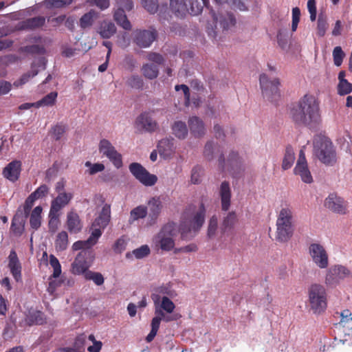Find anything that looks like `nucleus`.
Returning <instances> with one entry per match:
<instances>
[{"label": "nucleus", "mask_w": 352, "mask_h": 352, "mask_svg": "<svg viewBox=\"0 0 352 352\" xmlns=\"http://www.w3.org/2000/svg\"><path fill=\"white\" fill-rule=\"evenodd\" d=\"M85 166L89 167V174L91 175L98 172H101L104 169V164L100 163L92 164L90 162H86Z\"/></svg>", "instance_id": "69168bd1"}, {"label": "nucleus", "mask_w": 352, "mask_h": 352, "mask_svg": "<svg viewBox=\"0 0 352 352\" xmlns=\"http://www.w3.org/2000/svg\"><path fill=\"white\" fill-rule=\"evenodd\" d=\"M146 58L148 60L155 63L157 65H162L164 61V57L156 52H149L147 54Z\"/></svg>", "instance_id": "774afa93"}, {"label": "nucleus", "mask_w": 352, "mask_h": 352, "mask_svg": "<svg viewBox=\"0 0 352 352\" xmlns=\"http://www.w3.org/2000/svg\"><path fill=\"white\" fill-rule=\"evenodd\" d=\"M294 173L296 175H299L302 181L307 184H311L313 182V177L308 168L305 152L300 150L299 152L298 159L294 169Z\"/></svg>", "instance_id": "f3484780"}, {"label": "nucleus", "mask_w": 352, "mask_h": 352, "mask_svg": "<svg viewBox=\"0 0 352 352\" xmlns=\"http://www.w3.org/2000/svg\"><path fill=\"white\" fill-rule=\"evenodd\" d=\"M49 192V188L46 184L41 185L38 188H36L31 195L36 198V199H38L45 197Z\"/></svg>", "instance_id": "e2e57ef3"}, {"label": "nucleus", "mask_w": 352, "mask_h": 352, "mask_svg": "<svg viewBox=\"0 0 352 352\" xmlns=\"http://www.w3.org/2000/svg\"><path fill=\"white\" fill-rule=\"evenodd\" d=\"M295 160V154L294 149L291 145H288L285 148V152L282 162V168L283 170L289 169L294 164Z\"/></svg>", "instance_id": "e433bc0d"}, {"label": "nucleus", "mask_w": 352, "mask_h": 352, "mask_svg": "<svg viewBox=\"0 0 352 352\" xmlns=\"http://www.w3.org/2000/svg\"><path fill=\"white\" fill-rule=\"evenodd\" d=\"M150 248L147 245H143L139 248H137L133 251V254L136 258H142L147 256L150 254Z\"/></svg>", "instance_id": "680f3d73"}, {"label": "nucleus", "mask_w": 352, "mask_h": 352, "mask_svg": "<svg viewBox=\"0 0 352 352\" xmlns=\"http://www.w3.org/2000/svg\"><path fill=\"white\" fill-rule=\"evenodd\" d=\"M73 198V194L71 192H60L57 197L52 201L49 217L50 218V224L51 225L58 217V212L66 206Z\"/></svg>", "instance_id": "4468645a"}, {"label": "nucleus", "mask_w": 352, "mask_h": 352, "mask_svg": "<svg viewBox=\"0 0 352 352\" xmlns=\"http://www.w3.org/2000/svg\"><path fill=\"white\" fill-rule=\"evenodd\" d=\"M21 163L20 161L14 160L10 162L3 170V175L12 182L18 180L21 170Z\"/></svg>", "instance_id": "393cba45"}, {"label": "nucleus", "mask_w": 352, "mask_h": 352, "mask_svg": "<svg viewBox=\"0 0 352 352\" xmlns=\"http://www.w3.org/2000/svg\"><path fill=\"white\" fill-rule=\"evenodd\" d=\"M173 134L179 139L184 140L188 135V128L184 122L176 121L172 126Z\"/></svg>", "instance_id": "a19ab883"}, {"label": "nucleus", "mask_w": 352, "mask_h": 352, "mask_svg": "<svg viewBox=\"0 0 352 352\" xmlns=\"http://www.w3.org/2000/svg\"><path fill=\"white\" fill-rule=\"evenodd\" d=\"M344 57V53L342 50V47L337 46L333 49V58L334 64L336 66H340L342 63L343 58Z\"/></svg>", "instance_id": "13d9d810"}, {"label": "nucleus", "mask_w": 352, "mask_h": 352, "mask_svg": "<svg viewBox=\"0 0 352 352\" xmlns=\"http://www.w3.org/2000/svg\"><path fill=\"white\" fill-rule=\"evenodd\" d=\"M98 17V13L94 10H91L80 17L79 21L80 27L83 30L91 27Z\"/></svg>", "instance_id": "f704fd0d"}, {"label": "nucleus", "mask_w": 352, "mask_h": 352, "mask_svg": "<svg viewBox=\"0 0 352 352\" xmlns=\"http://www.w3.org/2000/svg\"><path fill=\"white\" fill-rule=\"evenodd\" d=\"M28 217L23 214L21 207L14 214L10 226V230L16 236L22 235L25 230V225Z\"/></svg>", "instance_id": "aec40b11"}, {"label": "nucleus", "mask_w": 352, "mask_h": 352, "mask_svg": "<svg viewBox=\"0 0 352 352\" xmlns=\"http://www.w3.org/2000/svg\"><path fill=\"white\" fill-rule=\"evenodd\" d=\"M324 206L334 213L345 214L348 212V203L337 193H330L325 199Z\"/></svg>", "instance_id": "dca6fc26"}, {"label": "nucleus", "mask_w": 352, "mask_h": 352, "mask_svg": "<svg viewBox=\"0 0 352 352\" xmlns=\"http://www.w3.org/2000/svg\"><path fill=\"white\" fill-rule=\"evenodd\" d=\"M131 174L141 184L146 186H154L157 182V177L151 174L144 166L138 162H133L129 166Z\"/></svg>", "instance_id": "f8f14e48"}, {"label": "nucleus", "mask_w": 352, "mask_h": 352, "mask_svg": "<svg viewBox=\"0 0 352 352\" xmlns=\"http://www.w3.org/2000/svg\"><path fill=\"white\" fill-rule=\"evenodd\" d=\"M142 6L151 14H155L158 9L157 0H141Z\"/></svg>", "instance_id": "8fccbe9b"}, {"label": "nucleus", "mask_w": 352, "mask_h": 352, "mask_svg": "<svg viewBox=\"0 0 352 352\" xmlns=\"http://www.w3.org/2000/svg\"><path fill=\"white\" fill-rule=\"evenodd\" d=\"M289 115L296 125L314 126L322 120L320 100L314 95L306 94L292 105Z\"/></svg>", "instance_id": "f257e3e1"}, {"label": "nucleus", "mask_w": 352, "mask_h": 352, "mask_svg": "<svg viewBox=\"0 0 352 352\" xmlns=\"http://www.w3.org/2000/svg\"><path fill=\"white\" fill-rule=\"evenodd\" d=\"M36 67H42L44 69L45 68V58H41L37 62L33 63L31 66V71L24 74L18 80L14 81V86L16 87L21 86L28 82L31 78L36 76L38 71L35 69Z\"/></svg>", "instance_id": "5701e85b"}, {"label": "nucleus", "mask_w": 352, "mask_h": 352, "mask_svg": "<svg viewBox=\"0 0 352 352\" xmlns=\"http://www.w3.org/2000/svg\"><path fill=\"white\" fill-rule=\"evenodd\" d=\"M161 321L162 320H160V318L158 317H154L152 319L151 323V330L146 338L147 342H151L155 338L160 328Z\"/></svg>", "instance_id": "49530a36"}, {"label": "nucleus", "mask_w": 352, "mask_h": 352, "mask_svg": "<svg viewBox=\"0 0 352 352\" xmlns=\"http://www.w3.org/2000/svg\"><path fill=\"white\" fill-rule=\"evenodd\" d=\"M188 126L191 134L195 138H201L206 134V127L203 120L197 116L189 118Z\"/></svg>", "instance_id": "b1692460"}, {"label": "nucleus", "mask_w": 352, "mask_h": 352, "mask_svg": "<svg viewBox=\"0 0 352 352\" xmlns=\"http://www.w3.org/2000/svg\"><path fill=\"white\" fill-rule=\"evenodd\" d=\"M276 226V240L280 243L289 241L295 230L294 213L291 208H281L277 216Z\"/></svg>", "instance_id": "f03ea898"}, {"label": "nucleus", "mask_w": 352, "mask_h": 352, "mask_svg": "<svg viewBox=\"0 0 352 352\" xmlns=\"http://www.w3.org/2000/svg\"><path fill=\"white\" fill-rule=\"evenodd\" d=\"M352 91V84L348 80H342L339 82L338 85V93L341 95H346Z\"/></svg>", "instance_id": "6e6d98bb"}, {"label": "nucleus", "mask_w": 352, "mask_h": 352, "mask_svg": "<svg viewBox=\"0 0 352 352\" xmlns=\"http://www.w3.org/2000/svg\"><path fill=\"white\" fill-rule=\"evenodd\" d=\"M86 280H92L97 286H101L104 283V278L100 272L88 271L84 276Z\"/></svg>", "instance_id": "37998d69"}, {"label": "nucleus", "mask_w": 352, "mask_h": 352, "mask_svg": "<svg viewBox=\"0 0 352 352\" xmlns=\"http://www.w3.org/2000/svg\"><path fill=\"white\" fill-rule=\"evenodd\" d=\"M231 188L230 183L227 181L223 182L219 187V197L221 198V210L228 211L231 204Z\"/></svg>", "instance_id": "4be33fe9"}, {"label": "nucleus", "mask_w": 352, "mask_h": 352, "mask_svg": "<svg viewBox=\"0 0 352 352\" xmlns=\"http://www.w3.org/2000/svg\"><path fill=\"white\" fill-rule=\"evenodd\" d=\"M133 41L140 48H146L151 45L157 37L155 29L135 30L132 34Z\"/></svg>", "instance_id": "ddd939ff"}, {"label": "nucleus", "mask_w": 352, "mask_h": 352, "mask_svg": "<svg viewBox=\"0 0 352 352\" xmlns=\"http://www.w3.org/2000/svg\"><path fill=\"white\" fill-rule=\"evenodd\" d=\"M92 232L89 237L85 241H78L72 245V250L74 251L80 250L82 248H91L96 244L98 239L102 235V228L93 227L91 226Z\"/></svg>", "instance_id": "a211bd4d"}, {"label": "nucleus", "mask_w": 352, "mask_h": 352, "mask_svg": "<svg viewBox=\"0 0 352 352\" xmlns=\"http://www.w3.org/2000/svg\"><path fill=\"white\" fill-rule=\"evenodd\" d=\"M259 81L263 98L272 102H276L280 98L279 79L276 78L270 80L265 74H262Z\"/></svg>", "instance_id": "6e6552de"}, {"label": "nucleus", "mask_w": 352, "mask_h": 352, "mask_svg": "<svg viewBox=\"0 0 352 352\" xmlns=\"http://www.w3.org/2000/svg\"><path fill=\"white\" fill-rule=\"evenodd\" d=\"M314 150L318 159L323 164L333 166L336 163L337 156L332 142L328 138L319 136L314 140Z\"/></svg>", "instance_id": "7ed1b4c3"}, {"label": "nucleus", "mask_w": 352, "mask_h": 352, "mask_svg": "<svg viewBox=\"0 0 352 352\" xmlns=\"http://www.w3.org/2000/svg\"><path fill=\"white\" fill-rule=\"evenodd\" d=\"M161 309L168 314H171L175 308V305L173 302L167 296H163L160 305Z\"/></svg>", "instance_id": "4d7b16f0"}, {"label": "nucleus", "mask_w": 352, "mask_h": 352, "mask_svg": "<svg viewBox=\"0 0 352 352\" xmlns=\"http://www.w3.org/2000/svg\"><path fill=\"white\" fill-rule=\"evenodd\" d=\"M220 23L224 30H228L235 25L236 19L232 14L228 13L226 16L221 19Z\"/></svg>", "instance_id": "5fc2aeb1"}, {"label": "nucleus", "mask_w": 352, "mask_h": 352, "mask_svg": "<svg viewBox=\"0 0 352 352\" xmlns=\"http://www.w3.org/2000/svg\"><path fill=\"white\" fill-rule=\"evenodd\" d=\"M218 228V219L217 216L213 215L209 220L208 226V236L212 238L215 236Z\"/></svg>", "instance_id": "864d4df0"}, {"label": "nucleus", "mask_w": 352, "mask_h": 352, "mask_svg": "<svg viewBox=\"0 0 352 352\" xmlns=\"http://www.w3.org/2000/svg\"><path fill=\"white\" fill-rule=\"evenodd\" d=\"M351 275L350 270L341 265H336L331 267L325 276L324 283L329 287H334L338 285L341 280Z\"/></svg>", "instance_id": "1a4fd4ad"}, {"label": "nucleus", "mask_w": 352, "mask_h": 352, "mask_svg": "<svg viewBox=\"0 0 352 352\" xmlns=\"http://www.w3.org/2000/svg\"><path fill=\"white\" fill-rule=\"evenodd\" d=\"M111 206L109 204H104L100 211L99 216L92 223L93 227H100L104 229L110 221Z\"/></svg>", "instance_id": "c756f323"}, {"label": "nucleus", "mask_w": 352, "mask_h": 352, "mask_svg": "<svg viewBox=\"0 0 352 352\" xmlns=\"http://www.w3.org/2000/svg\"><path fill=\"white\" fill-rule=\"evenodd\" d=\"M8 267L10 272L16 282L21 280V265L17 254L14 250H12L8 256Z\"/></svg>", "instance_id": "a878e982"}, {"label": "nucleus", "mask_w": 352, "mask_h": 352, "mask_svg": "<svg viewBox=\"0 0 352 352\" xmlns=\"http://www.w3.org/2000/svg\"><path fill=\"white\" fill-rule=\"evenodd\" d=\"M43 208L41 206L35 207L30 214V224L32 229L36 230L41 225V213Z\"/></svg>", "instance_id": "4c0bfd02"}, {"label": "nucleus", "mask_w": 352, "mask_h": 352, "mask_svg": "<svg viewBox=\"0 0 352 352\" xmlns=\"http://www.w3.org/2000/svg\"><path fill=\"white\" fill-rule=\"evenodd\" d=\"M157 150L161 156L169 157L174 151L173 139L164 138L159 141Z\"/></svg>", "instance_id": "7c9ffc66"}, {"label": "nucleus", "mask_w": 352, "mask_h": 352, "mask_svg": "<svg viewBox=\"0 0 352 352\" xmlns=\"http://www.w3.org/2000/svg\"><path fill=\"white\" fill-rule=\"evenodd\" d=\"M186 7H188V12L191 15H197L201 10L202 7L200 6L197 0H185Z\"/></svg>", "instance_id": "de8ad7c7"}, {"label": "nucleus", "mask_w": 352, "mask_h": 352, "mask_svg": "<svg viewBox=\"0 0 352 352\" xmlns=\"http://www.w3.org/2000/svg\"><path fill=\"white\" fill-rule=\"evenodd\" d=\"M66 131V126L57 124L52 129V135L55 140H60Z\"/></svg>", "instance_id": "603ef678"}, {"label": "nucleus", "mask_w": 352, "mask_h": 352, "mask_svg": "<svg viewBox=\"0 0 352 352\" xmlns=\"http://www.w3.org/2000/svg\"><path fill=\"white\" fill-rule=\"evenodd\" d=\"M72 263V273L74 275H83L89 271L95 259V253L91 248H82Z\"/></svg>", "instance_id": "423d86ee"}, {"label": "nucleus", "mask_w": 352, "mask_h": 352, "mask_svg": "<svg viewBox=\"0 0 352 352\" xmlns=\"http://www.w3.org/2000/svg\"><path fill=\"white\" fill-rule=\"evenodd\" d=\"M36 200V198L31 194L25 199L24 205L23 206V210H21L24 216L28 217L30 215V210Z\"/></svg>", "instance_id": "bf43d9fd"}, {"label": "nucleus", "mask_w": 352, "mask_h": 352, "mask_svg": "<svg viewBox=\"0 0 352 352\" xmlns=\"http://www.w3.org/2000/svg\"><path fill=\"white\" fill-rule=\"evenodd\" d=\"M308 302L314 314H320L327 307V293L325 287L320 284H311L307 290Z\"/></svg>", "instance_id": "20e7f679"}, {"label": "nucleus", "mask_w": 352, "mask_h": 352, "mask_svg": "<svg viewBox=\"0 0 352 352\" xmlns=\"http://www.w3.org/2000/svg\"><path fill=\"white\" fill-rule=\"evenodd\" d=\"M113 19L118 25L126 30L131 29V24L125 14V10L118 9L113 14Z\"/></svg>", "instance_id": "c9c22d12"}, {"label": "nucleus", "mask_w": 352, "mask_h": 352, "mask_svg": "<svg viewBox=\"0 0 352 352\" xmlns=\"http://www.w3.org/2000/svg\"><path fill=\"white\" fill-rule=\"evenodd\" d=\"M218 166L222 173H228L234 178L239 177L241 173V160L239 153L230 151L226 160L221 153L218 158Z\"/></svg>", "instance_id": "0eeeda50"}, {"label": "nucleus", "mask_w": 352, "mask_h": 352, "mask_svg": "<svg viewBox=\"0 0 352 352\" xmlns=\"http://www.w3.org/2000/svg\"><path fill=\"white\" fill-rule=\"evenodd\" d=\"M148 213L147 208L145 206L140 205L135 208L130 212V217L129 219V223L132 224L134 221L144 219L146 217Z\"/></svg>", "instance_id": "58836bf2"}, {"label": "nucleus", "mask_w": 352, "mask_h": 352, "mask_svg": "<svg viewBox=\"0 0 352 352\" xmlns=\"http://www.w3.org/2000/svg\"><path fill=\"white\" fill-rule=\"evenodd\" d=\"M170 7L171 11L177 17H184L188 12V7L185 0H170Z\"/></svg>", "instance_id": "473e14b6"}, {"label": "nucleus", "mask_w": 352, "mask_h": 352, "mask_svg": "<svg viewBox=\"0 0 352 352\" xmlns=\"http://www.w3.org/2000/svg\"><path fill=\"white\" fill-rule=\"evenodd\" d=\"M149 208V217L151 221H155L163 208L160 196L151 197L147 202Z\"/></svg>", "instance_id": "c85d7f7f"}, {"label": "nucleus", "mask_w": 352, "mask_h": 352, "mask_svg": "<svg viewBox=\"0 0 352 352\" xmlns=\"http://www.w3.org/2000/svg\"><path fill=\"white\" fill-rule=\"evenodd\" d=\"M68 245V234L65 231L59 232L55 240V248L57 251H64Z\"/></svg>", "instance_id": "79ce46f5"}, {"label": "nucleus", "mask_w": 352, "mask_h": 352, "mask_svg": "<svg viewBox=\"0 0 352 352\" xmlns=\"http://www.w3.org/2000/svg\"><path fill=\"white\" fill-rule=\"evenodd\" d=\"M67 227L70 233H78L82 230V223L79 215L74 211H71L67 215Z\"/></svg>", "instance_id": "bb28decb"}, {"label": "nucleus", "mask_w": 352, "mask_h": 352, "mask_svg": "<svg viewBox=\"0 0 352 352\" xmlns=\"http://www.w3.org/2000/svg\"><path fill=\"white\" fill-rule=\"evenodd\" d=\"M58 94L56 91H52L43 97L41 100L36 102V107L41 106H52L54 104Z\"/></svg>", "instance_id": "c03bdc74"}, {"label": "nucleus", "mask_w": 352, "mask_h": 352, "mask_svg": "<svg viewBox=\"0 0 352 352\" xmlns=\"http://www.w3.org/2000/svg\"><path fill=\"white\" fill-rule=\"evenodd\" d=\"M26 323L31 326L34 324L41 325L45 322L44 314L41 311H30L25 318Z\"/></svg>", "instance_id": "72a5a7b5"}, {"label": "nucleus", "mask_w": 352, "mask_h": 352, "mask_svg": "<svg viewBox=\"0 0 352 352\" xmlns=\"http://www.w3.org/2000/svg\"><path fill=\"white\" fill-rule=\"evenodd\" d=\"M309 254L314 263L320 269L329 265V255L324 247L319 243H312L308 248Z\"/></svg>", "instance_id": "9b49d317"}, {"label": "nucleus", "mask_w": 352, "mask_h": 352, "mask_svg": "<svg viewBox=\"0 0 352 352\" xmlns=\"http://www.w3.org/2000/svg\"><path fill=\"white\" fill-rule=\"evenodd\" d=\"M237 221L238 219L236 212L234 211L229 212L227 215L224 217L221 226L222 234H224L232 230Z\"/></svg>", "instance_id": "2f4dec72"}, {"label": "nucleus", "mask_w": 352, "mask_h": 352, "mask_svg": "<svg viewBox=\"0 0 352 352\" xmlns=\"http://www.w3.org/2000/svg\"><path fill=\"white\" fill-rule=\"evenodd\" d=\"M341 320L340 324L343 327L348 325L349 327L352 329V314L349 310H344L341 314Z\"/></svg>", "instance_id": "052dcab7"}, {"label": "nucleus", "mask_w": 352, "mask_h": 352, "mask_svg": "<svg viewBox=\"0 0 352 352\" xmlns=\"http://www.w3.org/2000/svg\"><path fill=\"white\" fill-rule=\"evenodd\" d=\"M50 264L54 269L52 276L58 278L61 274V265L58 258L53 254L50 256Z\"/></svg>", "instance_id": "3c124183"}, {"label": "nucleus", "mask_w": 352, "mask_h": 352, "mask_svg": "<svg viewBox=\"0 0 352 352\" xmlns=\"http://www.w3.org/2000/svg\"><path fill=\"white\" fill-rule=\"evenodd\" d=\"M45 16H37L19 22L16 27L19 30H35L42 28L45 25Z\"/></svg>", "instance_id": "412c9836"}, {"label": "nucleus", "mask_w": 352, "mask_h": 352, "mask_svg": "<svg viewBox=\"0 0 352 352\" xmlns=\"http://www.w3.org/2000/svg\"><path fill=\"white\" fill-rule=\"evenodd\" d=\"M206 210L203 203H201L199 209L192 214L189 219V226L186 225V222L181 224V233L182 237H185V234L188 232L193 230L197 232L202 227L206 217Z\"/></svg>", "instance_id": "9d476101"}, {"label": "nucleus", "mask_w": 352, "mask_h": 352, "mask_svg": "<svg viewBox=\"0 0 352 352\" xmlns=\"http://www.w3.org/2000/svg\"><path fill=\"white\" fill-rule=\"evenodd\" d=\"M73 0H46V3L51 7L54 8H63L66 6L70 5Z\"/></svg>", "instance_id": "338daca9"}, {"label": "nucleus", "mask_w": 352, "mask_h": 352, "mask_svg": "<svg viewBox=\"0 0 352 352\" xmlns=\"http://www.w3.org/2000/svg\"><path fill=\"white\" fill-rule=\"evenodd\" d=\"M177 234V226L174 223L165 224L154 236L153 243L156 250L169 252L175 247L174 236Z\"/></svg>", "instance_id": "39448f33"}, {"label": "nucleus", "mask_w": 352, "mask_h": 352, "mask_svg": "<svg viewBox=\"0 0 352 352\" xmlns=\"http://www.w3.org/2000/svg\"><path fill=\"white\" fill-rule=\"evenodd\" d=\"M300 10L298 7L292 9V31L295 32L298 28V23L300 21Z\"/></svg>", "instance_id": "0e129e2a"}, {"label": "nucleus", "mask_w": 352, "mask_h": 352, "mask_svg": "<svg viewBox=\"0 0 352 352\" xmlns=\"http://www.w3.org/2000/svg\"><path fill=\"white\" fill-rule=\"evenodd\" d=\"M143 76L149 80L155 79L159 74V68L157 65L151 63L144 64L141 68Z\"/></svg>", "instance_id": "ea45409f"}, {"label": "nucleus", "mask_w": 352, "mask_h": 352, "mask_svg": "<svg viewBox=\"0 0 352 352\" xmlns=\"http://www.w3.org/2000/svg\"><path fill=\"white\" fill-rule=\"evenodd\" d=\"M116 31L115 24L109 20L102 21L97 28V32L100 37L105 39L110 38L116 33Z\"/></svg>", "instance_id": "cd10ccee"}, {"label": "nucleus", "mask_w": 352, "mask_h": 352, "mask_svg": "<svg viewBox=\"0 0 352 352\" xmlns=\"http://www.w3.org/2000/svg\"><path fill=\"white\" fill-rule=\"evenodd\" d=\"M327 28L328 23L326 17L320 14L317 22V34L320 37L324 36Z\"/></svg>", "instance_id": "09e8293b"}, {"label": "nucleus", "mask_w": 352, "mask_h": 352, "mask_svg": "<svg viewBox=\"0 0 352 352\" xmlns=\"http://www.w3.org/2000/svg\"><path fill=\"white\" fill-rule=\"evenodd\" d=\"M135 124L138 128L147 132H153L157 129V123L148 112L142 113L136 119Z\"/></svg>", "instance_id": "6ab92c4d"}, {"label": "nucleus", "mask_w": 352, "mask_h": 352, "mask_svg": "<svg viewBox=\"0 0 352 352\" xmlns=\"http://www.w3.org/2000/svg\"><path fill=\"white\" fill-rule=\"evenodd\" d=\"M99 151L102 155L107 157L113 164L119 168L122 166V155L119 153L112 144L106 139L100 140L99 144Z\"/></svg>", "instance_id": "2eb2a0df"}, {"label": "nucleus", "mask_w": 352, "mask_h": 352, "mask_svg": "<svg viewBox=\"0 0 352 352\" xmlns=\"http://www.w3.org/2000/svg\"><path fill=\"white\" fill-rule=\"evenodd\" d=\"M144 84L142 78L138 75H132L126 80V85L132 89H142Z\"/></svg>", "instance_id": "a18cd8bd"}]
</instances>
